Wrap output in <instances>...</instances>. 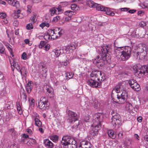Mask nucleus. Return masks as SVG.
I'll return each mask as SVG.
<instances>
[{
  "label": "nucleus",
  "mask_w": 148,
  "mask_h": 148,
  "mask_svg": "<svg viewBox=\"0 0 148 148\" xmlns=\"http://www.w3.org/2000/svg\"><path fill=\"white\" fill-rule=\"evenodd\" d=\"M90 77V79L88 80L87 83L92 87L97 88L100 86L102 82L105 79L104 73L97 71H92Z\"/></svg>",
  "instance_id": "f257e3e1"
},
{
  "label": "nucleus",
  "mask_w": 148,
  "mask_h": 148,
  "mask_svg": "<svg viewBox=\"0 0 148 148\" xmlns=\"http://www.w3.org/2000/svg\"><path fill=\"white\" fill-rule=\"evenodd\" d=\"M112 47L110 45H107L106 46H103L101 47V50L102 52V59H101L100 56H97L96 58L94 59L93 62L98 67H100L103 65L102 60H107L106 58L107 53H110L111 52Z\"/></svg>",
  "instance_id": "f03ea898"
},
{
  "label": "nucleus",
  "mask_w": 148,
  "mask_h": 148,
  "mask_svg": "<svg viewBox=\"0 0 148 148\" xmlns=\"http://www.w3.org/2000/svg\"><path fill=\"white\" fill-rule=\"evenodd\" d=\"M136 76L140 78L142 77L145 73H148V65H145L143 66L140 64L134 65L133 67Z\"/></svg>",
  "instance_id": "7ed1b4c3"
},
{
  "label": "nucleus",
  "mask_w": 148,
  "mask_h": 148,
  "mask_svg": "<svg viewBox=\"0 0 148 148\" xmlns=\"http://www.w3.org/2000/svg\"><path fill=\"white\" fill-rule=\"evenodd\" d=\"M63 148H69V146H71L72 148H75L77 146V142L74 139L71 138L68 136L63 137L61 142Z\"/></svg>",
  "instance_id": "20e7f679"
},
{
  "label": "nucleus",
  "mask_w": 148,
  "mask_h": 148,
  "mask_svg": "<svg viewBox=\"0 0 148 148\" xmlns=\"http://www.w3.org/2000/svg\"><path fill=\"white\" fill-rule=\"evenodd\" d=\"M123 51L121 52V55L120 61L127 60L130 57L131 55V49L129 47H122Z\"/></svg>",
  "instance_id": "39448f33"
},
{
  "label": "nucleus",
  "mask_w": 148,
  "mask_h": 148,
  "mask_svg": "<svg viewBox=\"0 0 148 148\" xmlns=\"http://www.w3.org/2000/svg\"><path fill=\"white\" fill-rule=\"evenodd\" d=\"M77 45V43L74 42L63 47L62 49L63 53L67 54H70L75 49Z\"/></svg>",
  "instance_id": "423d86ee"
},
{
  "label": "nucleus",
  "mask_w": 148,
  "mask_h": 148,
  "mask_svg": "<svg viewBox=\"0 0 148 148\" xmlns=\"http://www.w3.org/2000/svg\"><path fill=\"white\" fill-rule=\"evenodd\" d=\"M51 38L55 39L64 33V31L62 29H60V28L56 27L53 29H51L49 31Z\"/></svg>",
  "instance_id": "0eeeda50"
},
{
  "label": "nucleus",
  "mask_w": 148,
  "mask_h": 148,
  "mask_svg": "<svg viewBox=\"0 0 148 148\" xmlns=\"http://www.w3.org/2000/svg\"><path fill=\"white\" fill-rule=\"evenodd\" d=\"M102 121V115L101 113H98L94 114L93 115L92 125H93V126L98 125L101 127V123Z\"/></svg>",
  "instance_id": "6e6552de"
},
{
  "label": "nucleus",
  "mask_w": 148,
  "mask_h": 148,
  "mask_svg": "<svg viewBox=\"0 0 148 148\" xmlns=\"http://www.w3.org/2000/svg\"><path fill=\"white\" fill-rule=\"evenodd\" d=\"M111 123L113 126L116 127L117 126L118 127H120L121 125V117L120 115L116 113L114 115L112 116L111 118Z\"/></svg>",
  "instance_id": "1a4fd4ad"
},
{
  "label": "nucleus",
  "mask_w": 148,
  "mask_h": 148,
  "mask_svg": "<svg viewBox=\"0 0 148 148\" xmlns=\"http://www.w3.org/2000/svg\"><path fill=\"white\" fill-rule=\"evenodd\" d=\"M38 106L40 109L42 110L48 109L49 108V104L48 103V100L45 97L40 98L38 102Z\"/></svg>",
  "instance_id": "9d476101"
},
{
  "label": "nucleus",
  "mask_w": 148,
  "mask_h": 148,
  "mask_svg": "<svg viewBox=\"0 0 148 148\" xmlns=\"http://www.w3.org/2000/svg\"><path fill=\"white\" fill-rule=\"evenodd\" d=\"M68 119L70 123H72L73 122L77 121L78 119V116L75 112L70 110L68 112Z\"/></svg>",
  "instance_id": "9b49d317"
},
{
  "label": "nucleus",
  "mask_w": 148,
  "mask_h": 148,
  "mask_svg": "<svg viewBox=\"0 0 148 148\" xmlns=\"http://www.w3.org/2000/svg\"><path fill=\"white\" fill-rule=\"evenodd\" d=\"M100 127L98 125L93 126V125H92L91 130L90 133V136L92 138L97 135L98 131L100 129Z\"/></svg>",
  "instance_id": "f8f14e48"
},
{
  "label": "nucleus",
  "mask_w": 148,
  "mask_h": 148,
  "mask_svg": "<svg viewBox=\"0 0 148 148\" xmlns=\"http://www.w3.org/2000/svg\"><path fill=\"white\" fill-rule=\"evenodd\" d=\"M117 97L116 98H112V100L114 102L119 104H122L124 103L126 99L120 96L119 94H117L116 95Z\"/></svg>",
  "instance_id": "ddd939ff"
},
{
  "label": "nucleus",
  "mask_w": 148,
  "mask_h": 148,
  "mask_svg": "<svg viewBox=\"0 0 148 148\" xmlns=\"http://www.w3.org/2000/svg\"><path fill=\"white\" fill-rule=\"evenodd\" d=\"M46 90L48 94V97L49 98H53L54 96L53 90L49 85L46 86Z\"/></svg>",
  "instance_id": "4468645a"
},
{
  "label": "nucleus",
  "mask_w": 148,
  "mask_h": 148,
  "mask_svg": "<svg viewBox=\"0 0 148 148\" xmlns=\"http://www.w3.org/2000/svg\"><path fill=\"white\" fill-rule=\"evenodd\" d=\"M91 147L90 143L86 141L81 142L79 146V148H91Z\"/></svg>",
  "instance_id": "2eb2a0df"
},
{
  "label": "nucleus",
  "mask_w": 148,
  "mask_h": 148,
  "mask_svg": "<svg viewBox=\"0 0 148 148\" xmlns=\"http://www.w3.org/2000/svg\"><path fill=\"white\" fill-rule=\"evenodd\" d=\"M10 61L12 70L13 71L14 68H15L18 71L20 72V71H21V68L20 67V65L17 63L16 60H14L12 62L10 60Z\"/></svg>",
  "instance_id": "dca6fc26"
},
{
  "label": "nucleus",
  "mask_w": 148,
  "mask_h": 148,
  "mask_svg": "<svg viewBox=\"0 0 148 148\" xmlns=\"http://www.w3.org/2000/svg\"><path fill=\"white\" fill-rule=\"evenodd\" d=\"M45 146L46 148H53L54 145L53 143L49 139H46L43 140Z\"/></svg>",
  "instance_id": "f3484780"
},
{
  "label": "nucleus",
  "mask_w": 148,
  "mask_h": 148,
  "mask_svg": "<svg viewBox=\"0 0 148 148\" xmlns=\"http://www.w3.org/2000/svg\"><path fill=\"white\" fill-rule=\"evenodd\" d=\"M122 51H123V48H122V47H118L115 50V56L118 60H119L121 56Z\"/></svg>",
  "instance_id": "a211bd4d"
},
{
  "label": "nucleus",
  "mask_w": 148,
  "mask_h": 148,
  "mask_svg": "<svg viewBox=\"0 0 148 148\" xmlns=\"http://www.w3.org/2000/svg\"><path fill=\"white\" fill-rule=\"evenodd\" d=\"M33 87V82L32 81H29L25 87L27 93H30Z\"/></svg>",
  "instance_id": "6ab92c4d"
},
{
  "label": "nucleus",
  "mask_w": 148,
  "mask_h": 148,
  "mask_svg": "<svg viewBox=\"0 0 148 148\" xmlns=\"http://www.w3.org/2000/svg\"><path fill=\"white\" fill-rule=\"evenodd\" d=\"M147 47L145 45H143L139 46L137 48L138 52H136V54L139 55V53L143 52V51H146Z\"/></svg>",
  "instance_id": "aec40b11"
},
{
  "label": "nucleus",
  "mask_w": 148,
  "mask_h": 148,
  "mask_svg": "<svg viewBox=\"0 0 148 148\" xmlns=\"http://www.w3.org/2000/svg\"><path fill=\"white\" fill-rule=\"evenodd\" d=\"M8 3L13 6L17 8L19 6V3L16 0H8Z\"/></svg>",
  "instance_id": "412c9836"
},
{
  "label": "nucleus",
  "mask_w": 148,
  "mask_h": 148,
  "mask_svg": "<svg viewBox=\"0 0 148 148\" xmlns=\"http://www.w3.org/2000/svg\"><path fill=\"white\" fill-rule=\"evenodd\" d=\"M108 136L112 139L115 138L116 136V134L112 130H109L107 131Z\"/></svg>",
  "instance_id": "4be33fe9"
},
{
  "label": "nucleus",
  "mask_w": 148,
  "mask_h": 148,
  "mask_svg": "<svg viewBox=\"0 0 148 148\" xmlns=\"http://www.w3.org/2000/svg\"><path fill=\"white\" fill-rule=\"evenodd\" d=\"M86 3L90 8H96L97 5H98V3L94 2L91 0H88L86 2Z\"/></svg>",
  "instance_id": "5701e85b"
},
{
  "label": "nucleus",
  "mask_w": 148,
  "mask_h": 148,
  "mask_svg": "<svg viewBox=\"0 0 148 148\" xmlns=\"http://www.w3.org/2000/svg\"><path fill=\"white\" fill-rule=\"evenodd\" d=\"M36 140L33 138H30L28 141H27V144L28 146H33L36 145Z\"/></svg>",
  "instance_id": "b1692460"
},
{
  "label": "nucleus",
  "mask_w": 148,
  "mask_h": 148,
  "mask_svg": "<svg viewBox=\"0 0 148 148\" xmlns=\"http://www.w3.org/2000/svg\"><path fill=\"white\" fill-rule=\"evenodd\" d=\"M134 107V105L132 104L129 102H127L125 105V109L127 110L130 111L132 110Z\"/></svg>",
  "instance_id": "393cba45"
},
{
  "label": "nucleus",
  "mask_w": 148,
  "mask_h": 148,
  "mask_svg": "<svg viewBox=\"0 0 148 148\" xmlns=\"http://www.w3.org/2000/svg\"><path fill=\"white\" fill-rule=\"evenodd\" d=\"M147 54V51H143L142 52L139 53V55L136 54L137 58H138L140 59H144L145 57L146 56Z\"/></svg>",
  "instance_id": "a878e982"
},
{
  "label": "nucleus",
  "mask_w": 148,
  "mask_h": 148,
  "mask_svg": "<svg viewBox=\"0 0 148 148\" xmlns=\"http://www.w3.org/2000/svg\"><path fill=\"white\" fill-rule=\"evenodd\" d=\"M105 10L104 11L106 14L107 15L110 16H114L115 14L112 11L110 10V9L106 7L105 8Z\"/></svg>",
  "instance_id": "bb28decb"
},
{
  "label": "nucleus",
  "mask_w": 148,
  "mask_h": 148,
  "mask_svg": "<svg viewBox=\"0 0 148 148\" xmlns=\"http://www.w3.org/2000/svg\"><path fill=\"white\" fill-rule=\"evenodd\" d=\"M96 8L97 10L98 11H104L106 9L105 8L106 7L98 4V5L96 6Z\"/></svg>",
  "instance_id": "cd10ccee"
},
{
  "label": "nucleus",
  "mask_w": 148,
  "mask_h": 148,
  "mask_svg": "<svg viewBox=\"0 0 148 148\" xmlns=\"http://www.w3.org/2000/svg\"><path fill=\"white\" fill-rule=\"evenodd\" d=\"M35 125L36 126L39 127H41L42 126V123L41 121L39 119H35L34 120Z\"/></svg>",
  "instance_id": "c85d7f7f"
},
{
  "label": "nucleus",
  "mask_w": 148,
  "mask_h": 148,
  "mask_svg": "<svg viewBox=\"0 0 148 148\" xmlns=\"http://www.w3.org/2000/svg\"><path fill=\"white\" fill-rule=\"evenodd\" d=\"M21 71H20L21 75H26L27 74V70L24 66H23L21 68Z\"/></svg>",
  "instance_id": "c756f323"
},
{
  "label": "nucleus",
  "mask_w": 148,
  "mask_h": 148,
  "mask_svg": "<svg viewBox=\"0 0 148 148\" xmlns=\"http://www.w3.org/2000/svg\"><path fill=\"white\" fill-rule=\"evenodd\" d=\"M37 20L36 15H34L31 17L29 19V21L32 23L34 24L36 21Z\"/></svg>",
  "instance_id": "7c9ffc66"
},
{
  "label": "nucleus",
  "mask_w": 148,
  "mask_h": 148,
  "mask_svg": "<svg viewBox=\"0 0 148 148\" xmlns=\"http://www.w3.org/2000/svg\"><path fill=\"white\" fill-rule=\"evenodd\" d=\"M57 8L53 7L51 8L50 11L51 13V16L55 14H57Z\"/></svg>",
  "instance_id": "2f4dec72"
},
{
  "label": "nucleus",
  "mask_w": 148,
  "mask_h": 148,
  "mask_svg": "<svg viewBox=\"0 0 148 148\" xmlns=\"http://www.w3.org/2000/svg\"><path fill=\"white\" fill-rule=\"evenodd\" d=\"M50 139L53 142H56L58 140V136L57 135L51 136H50Z\"/></svg>",
  "instance_id": "473e14b6"
},
{
  "label": "nucleus",
  "mask_w": 148,
  "mask_h": 148,
  "mask_svg": "<svg viewBox=\"0 0 148 148\" xmlns=\"http://www.w3.org/2000/svg\"><path fill=\"white\" fill-rule=\"evenodd\" d=\"M50 37H51V36L49 32V34L48 33H46L44 34V38L45 40L48 41L50 39Z\"/></svg>",
  "instance_id": "72a5a7b5"
},
{
  "label": "nucleus",
  "mask_w": 148,
  "mask_h": 148,
  "mask_svg": "<svg viewBox=\"0 0 148 148\" xmlns=\"http://www.w3.org/2000/svg\"><path fill=\"white\" fill-rule=\"evenodd\" d=\"M45 26L47 27H49V24L47 23L43 22L40 25V27L42 29Z\"/></svg>",
  "instance_id": "f704fd0d"
},
{
  "label": "nucleus",
  "mask_w": 148,
  "mask_h": 148,
  "mask_svg": "<svg viewBox=\"0 0 148 148\" xmlns=\"http://www.w3.org/2000/svg\"><path fill=\"white\" fill-rule=\"evenodd\" d=\"M73 12L71 11H67L65 12V15H67L69 17L71 18L73 14Z\"/></svg>",
  "instance_id": "c9c22d12"
},
{
  "label": "nucleus",
  "mask_w": 148,
  "mask_h": 148,
  "mask_svg": "<svg viewBox=\"0 0 148 148\" xmlns=\"http://www.w3.org/2000/svg\"><path fill=\"white\" fill-rule=\"evenodd\" d=\"M16 106L17 110H18V114H22V112L21 110V107L19 103H16Z\"/></svg>",
  "instance_id": "e433bc0d"
},
{
  "label": "nucleus",
  "mask_w": 148,
  "mask_h": 148,
  "mask_svg": "<svg viewBox=\"0 0 148 148\" xmlns=\"http://www.w3.org/2000/svg\"><path fill=\"white\" fill-rule=\"evenodd\" d=\"M71 9L75 11L78 10V7L75 4H73L71 5Z\"/></svg>",
  "instance_id": "4c0bfd02"
},
{
  "label": "nucleus",
  "mask_w": 148,
  "mask_h": 148,
  "mask_svg": "<svg viewBox=\"0 0 148 148\" xmlns=\"http://www.w3.org/2000/svg\"><path fill=\"white\" fill-rule=\"evenodd\" d=\"M120 94H119L120 96L123 98L124 97L125 99H126L127 94L125 92V91H122L121 90V92H120Z\"/></svg>",
  "instance_id": "58836bf2"
},
{
  "label": "nucleus",
  "mask_w": 148,
  "mask_h": 148,
  "mask_svg": "<svg viewBox=\"0 0 148 148\" xmlns=\"http://www.w3.org/2000/svg\"><path fill=\"white\" fill-rule=\"evenodd\" d=\"M66 77H67V78L69 79L71 78H72L73 76V74L71 72H66Z\"/></svg>",
  "instance_id": "ea45409f"
},
{
  "label": "nucleus",
  "mask_w": 148,
  "mask_h": 148,
  "mask_svg": "<svg viewBox=\"0 0 148 148\" xmlns=\"http://www.w3.org/2000/svg\"><path fill=\"white\" fill-rule=\"evenodd\" d=\"M121 86L119 85H117L115 86L114 88L116 91V93H118L121 92L120 88Z\"/></svg>",
  "instance_id": "a19ab883"
},
{
  "label": "nucleus",
  "mask_w": 148,
  "mask_h": 148,
  "mask_svg": "<svg viewBox=\"0 0 148 148\" xmlns=\"http://www.w3.org/2000/svg\"><path fill=\"white\" fill-rule=\"evenodd\" d=\"M9 131L12 135H14L16 134V132L15 131L14 128V127L10 128L9 129Z\"/></svg>",
  "instance_id": "79ce46f5"
},
{
  "label": "nucleus",
  "mask_w": 148,
  "mask_h": 148,
  "mask_svg": "<svg viewBox=\"0 0 148 148\" xmlns=\"http://www.w3.org/2000/svg\"><path fill=\"white\" fill-rule=\"evenodd\" d=\"M32 119H34V120L35 119H39V115L38 114L35 112L33 113L32 114Z\"/></svg>",
  "instance_id": "37998d69"
},
{
  "label": "nucleus",
  "mask_w": 148,
  "mask_h": 148,
  "mask_svg": "<svg viewBox=\"0 0 148 148\" xmlns=\"http://www.w3.org/2000/svg\"><path fill=\"white\" fill-rule=\"evenodd\" d=\"M32 23H29L27 24L26 26V29L28 30H31L33 29V26Z\"/></svg>",
  "instance_id": "c03bdc74"
},
{
  "label": "nucleus",
  "mask_w": 148,
  "mask_h": 148,
  "mask_svg": "<svg viewBox=\"0 0 148 148\" xmlns=\"http://www.w3.org/2000/svg\"><path fill=\"white\" fill-rule=\"evenodd\" d=\"M60 5L62 7H64L67 6L70 4V3L69 2L64 1L61 2L60 3Z\"/></svg>",
  "instance_id": "a18cd8bd"
},
{
  "label": "nucleus",
  "mask_w": 148,
  "mask_h": 148,
  "mask_svg": "<svg viewBox=\"0 0 148 148\" xmlns=\"http://www.w3.org/2000/svg\"><path fill=\"white\" fill-rule=\"evenodd\" d=\"M136 81L134 79H131L129 80V83L130 86L131 87L132 85L135 84V83L136 82Z\"/></svg>",
  "instance_id": "49530a36"
},
{
  "label": "nucleus",
  "mask_w": 148,
  "mask_h": 148,
  "mask_svg": "<svg viewBox=\"0 0 148 148\" xmlns=\"http://www.w3.org/2000/svg\"><path fill=\"white\" fill-rule=\"evenodd\" d=\"M60 19V17L59 16H56L54 17L53 20L52 22L55 23L57 22Z\"/></svg>",
  "instance_id": "de8ad7c7"
},
{
  "label": "nucleus",
  "mask_w": 148,
  "mask_h": 148,
  "mask_svg": "<svg viewBox=\"0 0 148 148\" xmlns=\"http://www.w3.org/2000/svg\"><path fill=\"white\" fill-rule=\"evenodd\" d=\"M21 11L20 10H16L15 12V16H17V18H19V14H20Z\"/></svg>",
  "instance_id": "09e8293b"
},
{
  "label": "nucleus",
  "mask_w": 148,
  "mask_h": 148,
  "mask_svg": "<svg viewBox=\"0 0 148 148\" xmlns=\"http://www.w3.org/2000/svg\"><path fill=\"white\" fill-rule=\"evenodd\" d=\"M146 25V24L145 22L143 21L140 22L139 23V26L142 27H144Z\"/></svg>",
  "instance_id": "8fccbe9b"
},
{
  "label": "nucleus",
  "mask_w": 148,
  "mask_h": 148,
  "mask_svg": "<svg viewBox=\"0 0 148 148\" xmlns=\"http://www.w3.org/2000/svg\"><path fill=\"white\" fill-rule=\"evenodd\" d=\"M56 55V57H57L59 56L60 54V50H57L55 52H54Z\"/></svg>",
  "instance_id": "3c124183"
},
{
  "label": "nucleus",
  "mask_w": 148,
  "mask_h": 148,
  "mask_svg": "<svg viewBox=\"0 0 148 148\" xmlns=\"http://www.w3.org/2000/svg\"><path fill=\"white\" fill-rule=\"evenodd\" d=\"M35 100L34 99H32L31 101L29 102V105L30 106H34L35 104Z\"/></svg>",
  "instance_id": "603ef678"
},
{
  "label": "nucleus",
  "mask_w": 148,
  "mask_h": 148,
  "mask_svg": "<svg viewBox=\"0 0 148 148\" xmlns=\"http://www.w3.org/2000/svg\"><path fill=\"white\" fill-rule=\"evenodd\" d=\"M45 45V42L43 41H41L39 45V47L40 48H42L43 47H44Z\"/></svg>",
  "instance_id": "864d4df0"
},
{
  "label": "nucleus",
  "mask_w": 148,
  "mask_h": 148,
  "mask_svg": "<svg viewBox=\"0 0 148 148\" xmlns=\"http://www.w3.org/2000/svg\"><path fill=\"white\" fill-rule=\"evenodd\" d=\"M27 53L25 52L23 53L22 55L21 58H22L24 60H25L27 59Z\"/></svg>",
  "instance_id": "5fc2aeb1"
},
{
  "label": "nucleus",
  "mask_w": 148,
  "mask_h": 148,
  "mask_svg": "<svg viewBox=\"0 0 148 148\" xmlns=\"http://www.w3.org/2000/svg\"><path fill=\"white\" fill-rule=\"evenodd\" d=\"M23 101L25 102L27 101V95H26V94L25 92H23Z\"/></svg>",
  "instance_id": "6e6d98bb"
},
{
  "label": "nucleus",
  "mask_w": 148,
  "mask_h": 148,
  "mask_svg": "<svg viewBox=\"0 0 148 148\" xmlns=\"http://www.w3.org/2000/svg\"><path fill=\"white\" fill-rule=\"evenodd\" d=\"M134 88V90L136 91H138L140 90V88L139 85L138 84Z\"/></svg>",
  "instance_id": "4d7b16f0"
},
{
  "label": "nucleus",
  "mask_w": 148,
  "mask_h": 148,
  "mask_svg": "<svg viewBox=\"0 0 148 148\" xmlns=\"http://www.w3.org/2000/svg\"><path fill=\"white\" fill-rule=\"evenodd\" d=\"M90 116L89 115L86 116L84 118V120L86 122H88L90 119Z\"/></svg>",
  "instance_id": "13d9d810"
},
{
  "label": "nucleus",
  "mask_w": 148,
  "mask_h": 148,
  "mask_svg": "<svg viewBox=\"0 0 148 148\" xmlns=\"http://www.w3.org/2000/svg\"><path fill=\"white\" fill-rule=\"evenodd\" d=\"M5 50V48L4 47L3 45V47H1L0 48V53L1 54H3L4 51Z\"/></svg>",
  "instance_id": "bf43d9fd"
},
{
  "label": "nucleus",
  "mask_w": 148,
  "mask_h": 148,
  "mask_svg": "<svg viewBox=\"0 0 148 148\" xmlns=\"http://www.w3.org/2000/svg\"><path fill=\"white\" fill-rule=\"evenodd\" d=\"M10 148H18V146L15 143H13L10 145Z\"/></svg>",
  "instance_id": "052dcab7"
},
{
  "label": "nucleus",
  "mask_w": 148,
  "mask_h": 148,
  "mask_svg": "<svg viewBox=\"0 0 148 148\" xmlns=\"http://www.w3.org/2000/svg\"><path fill=\"white\" fill-rule=\"evenodd\" d=\"M6 14L5 13L0 12V17L3 18L6 16Z\"/></svg>",
  "instance_id": "680f3d73"
},
{
  "label": "nucleus",
  "mask_w": 148,
  "mask_h": 148,
  "mask_svg": "<svg viewBox=\"0 0 148 148\" xmlns=\"http://www.w3.org/2000/svg\"><path fill=\"white\" fill-rule=\"evenodd\" d=\"M27 133H28L29 135H32V132L30 129H28L26 130Z\"/></svg>",
  "instance_id": "e2e57ef3"
},
{
  "label": "nucleus",
  "mask_w": 148,
  "mask_h": 148,
  "mask_svg": "<svg viewBox=\"0 0 148 148\" xmlns=\"http://www.w3.org/2000/svg\"><path fill=\"white\" fill-rule=\"evenodd\" d=\"M45 48V50L47 51H48L50 48V45L48 44H47L45 45V47H44Z\"/></svg>",
  "instance_id": "0e129e2a"
},
{
  "label": "nucleus",
  "mask_w": 148,
  "mask_h": 148,
  "mask_svg": "<svg viewBox=\"0 0 148 148\" xmlns=\"http://www.w3.org/2000/svg\"><path fill=\"white\" fill-rule=\"evenodd\" d=\"M38 130L41 133L43 134L44 133V129L41 127H39Z\"/></svg>",
  "instance_id": "69168bd1"
},
{
  "label": "nucleus",
  "mask_w": 148,
  "mask_h": 148,
  "mask_svg": "<svg viewBox=\"0 0 148 148\" xmlns=\"http://www.w3.org/2000/svg\"><path fill=\"white\" fill-rule=\"evenodd\" d=\"M31 8L32 7L30 5H28L27 6V12H28L29 13H31Z\"/></svg>",
  "instance_id": "338daca9"
},
{
  "label": "nucleus",
  "mask_w": 148,
  "mask_h": 148,
  "mask_svg": "<svg viewBox=\"0 0 148 148\" xmlns=\"http://www.w3.org/2000/svg\"><path fill=\"white\" fill-rule=\"evenodd\" d=\"M42 71L43 72V73L45 74L47 72V70L46 68H45L44 66H42Z\"/></svg>",
  "instance_id": "774afa93"
}]
</instances>
